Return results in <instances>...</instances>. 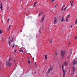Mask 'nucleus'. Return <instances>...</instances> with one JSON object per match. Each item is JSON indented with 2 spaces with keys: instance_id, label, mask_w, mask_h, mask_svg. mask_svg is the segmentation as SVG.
<instances>
[{
  "instance_id": "obj_2",
  "label": "nucleus",
  "mask_w": 77,
  "mask_h": 77,
  "mask_svg": "<svg viewBox=\"0 0 77 77\" xmlns=\"http://www.w3.org/2000/svg\"><path fill=\"white\" fill-rule=\"evenodd\" d=\"M52 69H53V67H51V66L50 68L48 69V71L46 72L47 74V75L49 73V72H50V71H51Z\"/></svg>"
},
{
  "instance_id": "obj_45",
  "label": "nucleus",
  "mask_w": 77,
  "mask_h": 77,
  "mask_svg": "<svg viewBox=\"0 0 77 77\" xmlns=\"http://www.w3.org/2000/svg\"><path fill=\"white\" fill-rule=\"evenodd\" d=\"M21 0H20V1H21Z\"/></svg>"
},
{
  "instance_id": "obj_19",
  "label": "nucleus",
  "mask_w": 77,
  "mask_h": 77,
  "mask_svg": "<svg viewBox=\"0 0 77 77\" xmlns=\"http://www.w3.org/2000/svg\"><path fill=\"white\" fill-rule=\"evenodd\" d=\"M2 33V29L0 30V34Z\"/></svg>"
},
{
  "instance_id": "obj_38",
  "label": "nucleus",
  "mask_w": 77,
  "mask_h": 77,
  "mask_svg": "<svg viewBox=\"0 0 77 77\" xmlns=\"http://www.w3.org/2000/svg\"><path fill=\"white\" fill-rule=\"evenodd\" d=\"M35 65H36V62H35Z\"/></svg>"
},
{
  "instance_id": "obj_42",
  "label": "nucleus",
  "mask_w": 77,
  "mask_h": 77,
  "mask_svg": "<svg viewBox=\"0 0 77 77\" xmlns=\"http://www.w3.org/2000/svg\"><path fill=\"white\" fill-rule=\"evenodd\" d=\"M14 37H13V38H12V39H13V40H14Z\"/></svg>"
},
{
  "instance_id": "obj_6",
  "label": "nucleus",
  "mask_w": 77,
  "mask_h": 77,
  "mask_svg": "<svg viewBox=\"0 0 77 77\" xmlns=\"http://www.w3.org/2000/svg\"><path fill=\"white\" fill-rule=\"evenodd\" d=\"M45 17V15H43L42 17V19L41 20V22H42H42L44 21Z\"/></svg>"
},
{
  "instance_id": "obj_18",
  "label": "nucleus",
  "mask_w": 77,
  "mask_h": 77,
  "mask_svg": "<svg viewBox=\"0 0 77 77\" xmlns=\"http://www.w3.org/2000/svg\"><path fill=\"white\" fill-rule=\"evenodd\" d=\"M19 52H23V50L22 49H21L19 51Z\"/></svg>"
},
{
  "instance_id": "obj_8",
  "label": "nucleus",
  "mask_w": 77,
  "mask_h": 77,
  "mask_svg": "<svg viewBox=\"0 0 77 77\" xmlns=\"http://www.w3.org/2000/svg\"><path fill=\"white\" fill-rule=\"evenodd\" d=\"M73 65H76V64H77V62L76 61H75V60H74L73 61Z\"/></svg>"
},
{
  "instance_id": "obj_3",
  "label": "nucleus",
  "mask_w": 77,
  "mask_h": 77,
  "mask_svg": "<svg viewBox=\"0 0 77 77\" xmlns=\"http://www.w3.org/2000/svg\"><path fill=\"white\" fill-rule=\"evenodd\" d=\"M6 65L7 66H10V67L11 66V62H9V61H8V62H7Z\"/></svg>"
},
{
  "instance_id": "obj_29",
  "label": "nucleus",
  "mask_w": 77,
  "mask_h": 77,
  "mask_svg": "<svg viewBox=\"0 0 77 77\" xmlns=\"http://www.w3.org/2000/svg\"><path fill=\"white\" fill-rule=\"evenodd\" d=\"M36 3H37V2H35L34 3V4H36Z\"/></svg>"
},
{
  "instance_id": "obj_5",
  "label": "nucleus",
  "mask_w": 77,
  "mask_h": 77,
  "mask_svg": "<svg viewBox=\"0 0 77 77\" xmlns=\"http://www.w3.org/2000/svg\"><path fill=\"white\" fill-rule=\"evenodd\" d=\"M53 23H54V24H55L57 23V19H56V17H55L54 18Z\"/></svg>"
},
{
  "instance_id": "obj_13",
  "label": "nucleus",
  "mask_w": 77,
  "mask_h": 77,
  "mask_svg": "<svg viewBox=\"0 0 77 77\" xmlns=\"http://www.w3.org/2000/svg\"><path fill=\"white\" fill-rule=\"evenodd\" d=\"M11 26H12V25H9V28H8V30H10V28H11Z\"/></svg>"
},
{
  "instance_id": "obj_28",
  "label": "nucleus",
  "mask_w": 77,
  "mask_h": 77,
  "mask_svg": "<svg viewBox=\"0 0 77 77\" xmlns=\"http://www.w3.org/2000/svg\"><path fill=\"white\" fill-rule=\"evenodd\" d=\"M50 1H51V2H54V0H50Z\"/></svg>"
},
{
  "instance_id": "obj_35",
  "label": "nucleus",
  "mask_w": 77,
  "mask_h": 77,
  "mask_svg": "<svg viewBox=\"0 0 77 77\" xmlns=\"http://www.w3.org/2000/svg\"><path fill=\"white\" fill-rule=\"evenodd\" d=\"M77 38V37H76L75 38V39H76Z\"/></svg>"
},
{
  "instance_id": "obj_41",
  "label": "nucleus",
  "mask_w": 77,
  "mask_h": 77,
  "mask_svg": "<svg viewBox=\"0 0 77 77\" xmlns=\"http://www.w3.org/2000/svg\"><path fill=\"white\" fill-rule=\"evenodd\" d=\"M72 25H71V26L70 28H71L72 27Z\"/></svg>"
},
{
  "instance_id": "obj_20",
  "label": "nucleus",
  "mask_w": 77,
  "mask_h": 77,
  "mask_svg": "<svg viewBox=\"0 0 77 77\" xmlns=\"http://www.w3.org/2000/svg\"><path fill=\"white\" fill-rule=\"evenodd\" d=\"M63 65H62V70H63Z\"/></svg>"
},
{
  "instance_id": "obj_4",
  "label": "nucleus",
  "mask_w": 77,
  "mask_h": 77,
  "mask_svg": "<svg viewBox=\"0 0 77 77\" xmlns=\"http://www.w3.org/2000/svg\"><path fill=\"white\" fill-rule=\"evenodd\" d=\"M63 77H65V75H66V70H65V69H63Z\"/></svg>"
},
{
  "instance_id": "obj_10",
  "label": "nucleus",
  "mask_w": 77,
  "mask_h": 77,
  "mask_svg": "<svg viewBox=\"0 0 77 77\" xmlns=\"http://www.w3.org/2000/svg\"><path fill=\"white\" fill-rule=\"evenodd\" d=\"M75 68L74 67H73L72 68V70L73 71V72H74V71H75Z\"/></svg>"
},
{
  "instance_id": "obj_26",
  "label": "nucleus",
  "mask_w": 77,
  "mask_h": 77,
  "mask_svg": "<svg viewBox=\"0 0 77 77\" xmlns=\"http://www.w3.org/2000/svg\"><path fill=\"white\" fill-rule=\"evenodd\" d=\"M28 63H29H29H31L30 61V60H28Z\"/></svg>"
},
{
  "instance_id": "obj_16",
  "label": "nucleus",
  "mask_w": 77,
  "mask_h": 77,
  "mask_svg": "<svg viewBox=\"0 0 77 77\" xmlns=\"http://www.w3.org/2000/svg\"><path fill=\"white\" fill-rule=\"evenodd\" d=\"M67 8V7H66L63 10L64 11H65V10H66V8Z\"/></svg>"
},
{
  "instance_id": "obj_11",
  "label": "nucleus",
  "mask_w": 77,
  "mask_h": 77,
  "mask_svg": "<svg viewBox=\"0 0 77 77\" xmlns=\"http://www.w3.org/2000/svg\"><path fill=\"white\" fill-rule=\"evenodd\" d=\"M64 65H65V66H66L67 65H68V63H67V62H65L64 63Z\"/></svg>"
},
{
  "instance_id": "obj_32",
  "label": "nucleus",
  "mask_w": 77,
  "mask_h": 77,
  "mask_svg": "<svg viewBox=\"0 0 77 77\" xmlns=\"http://www.w3.org/2000/svg\"><path fill=\"white\" fill-rule=\"evenodd\" d=\"M66 21H68V19L67 18L66 19Z\"/></svg>"
},
{
  "instance_id": "obj_33",
  "label": "nucleus",
  "mask_w": 77,
  "mask_h": 77,
  "mask_svg": "<svg viewBox=\"0 0 77 77\" xmlns=\"http://www.w3.org/2000/svg\"><path fill=\"white\" fill-rule=\"evenodd\" d=\"M17 51V50H15L14 51V53H15Z\"/></svg>"
},
{
  "instance_id": "obj_43",
  "label": "nucleus",
  "mask_w": 77,
  "mask_h": 77,
  "mask_svg": "<svg viewBox=\"0 0 77 77\" xmlns=\"http://www.w3.org/2000/svg\"><path fill=\"white\" fill-rule=\"evenodd\" d=\"M9 39H11V38L10 37H9Z\"/></svg>"
},
{
  "instance_id": "obj_1",
  "label": "nucleus",
  "mask_w": 77,
  "mask_h": 77,
  "mask_svg": "<svg viewBox=\"0 0 77 77\" xmlns=\"http://www.w3.org/2000/svg\"><path fill=\"white\" fill-rule=\"evenodd\" d=\"M65 54V52L61 51V59H63V57H64Z\"/></svg>"
},
{
  "instance_id": "obj_44",
  "label": "nucleus",
  "mask_w": 77,
  "mask_h": 77,
  "mask_svg": "<svg viewBox=\"0 0 77 77\" xmlns=\"http://www.w3.org/2000/svg\"><path fill=\"white\" fill-rule=\"evenodd\" d=\"M69 44H70V43H68V44L69 45Z\"/></svg>"
},
{
  "instance_id": "obj_22",
  "label": "nucleus",
  "mask_w": 77,
  "mask_h": 77,
  "mask_svg": "<svg viewBox=\"0 0 77 77\" xmlns=\"http://www.w3.org/2000/svg\"><path fill=\"white\" fill-rule=\"evenodd\" d=\"M69 17H70V14H69L68 16L67 17V18H69Z\"/></svg>"
},
{
  "instance_id": "obj_31",
  "label": "nucleus",
  "mask_w": 77,
  "mask_h": 77,
  "mask_svg": "<svg viewBox=\"0 0 77 77\" xmlns=\"http://www.w3.org/2000/svg\"><path fill=\"white\" fill-rule=\"evenodd\" d=\"M56 6H57V5H55V6L54 7V8H56Z\"/></svg>"
},
{
  "instance_id": "obj_24",
  "label": "nucleus",
  "mask_w": 77,
  "mask_h": 77,
  "mask_svg": "<svg viewBox=\"0 0 77 77\" xmlns=\"http://www.w3.org/2000/svg\"><path fill=\"white\" fill-rule=\"evenodd\" d=\"M55 55L56 56H57V52L55 53Z\"/></svg>"
},
{
  "instance_id": "obj_17",
  "label": "nucleus",
  "mask_w": 77,
  "mask_h": 77,
  "mask_svg": "<svg viewBox=\"0 0 77 77\" xmlns=\"http://www.w3.org/2000/svg\"><path fill=\"white\" fill-rule=\"evenodd\" d=\"M42 12H41V13H40L39 14V15H38V16H39V17H40V15H41V14H42Z\"/></svg>"
},
{
  "instance_id": "obj_25",
  "label": "nucleus",
  "mask_w": 77,
  "mask_h": 77,
  "mask_svg": "<svg viewBox=\"0 0 77 77\" xmlns=\"http://www.w3.org/2000/svg\"><path fill=\"white\" fill-rule=\"evenodd\" d=\"M8 44H9V46H10V45L11 44V43H10V41H9L8 42Z\"/></svg>"
},
{
  "instance_id": "obj_27",
  "label": "nucleus",
  "mask_w": 77,
  "mask_h": 77,
  "mask_svg": "<svg viewBox=\"0 0 77 77\" xmlns=\"http://www.w3.org/2000/svg\"><path fill=\"white\" fill-rule=\"evenodd\" d=\"M12 58H11V57L10 58V59H9V60H11V61L12 60Z\"/></svg>"
},
{
  "instance_id": "obj_14",
  "label": "nucleus",
  "mask_w": 77,
  "mask_h": 77,
  "mask_svg": "<svg viewBox=\"0 0 77 77\" xmlns=\"http://www.w3.org/2000/svg\"><path fill=\"white\" fill-rule=\"evenodd\" d=\"M52 40H51L50 41V42H49V43L50 44H51V43L52 42Z\"/></svg>"
},
{
  "instance_id": "obj_7",
  "label": "nucleus",
  "mask_w": 77,
  "mask_h": 77,
  "mask_svg": "<svg viewBox=\"0 0 77 77\" xmlns=\"http://www.w3.org/2000/svg\"><path fill=\"white\" fill-rule=\"evenodd\" d=\"M0 9H1L2 11H3V5L1 3V5H0Z\"/></svg>"
},
{
  "instance_id": "obj_37",
  "label": "nucleus",
  "mask_w": 77,
  "mask_h": 77,
  "mask_svg": "<svg viewBox=\"0 0 77 77\" xmlns=\"http://www.w3.org/2000/svg\"><path fill=\"white\" fill-rule=\"evenodd\" d=\"M9 19H8L7 20V22L8 21H9Z\"/></svg>"
},
{
  "instance_id": "obj_12",
  "label": "nucleus",
  "mask_w": 77,
  "mask_h": 77,
  "mask_svg": "<svg viewBox=\"0 0 77 77\" xmlns=\"http://www.w3.org/2000/svg\"><path fill=\"white\" fill-rule=\"evenodd\" d=\"M70 3L71 4V6H72L73 5H72V3H73V1H70Z\"/></svg>"
},
{
  "instance_id": "obj_40",
  "label": "nucleus",
  "mask_w": 77,
  "mask_h": 77,
  "mask_svg": "<svg viewBox=\"0 0 77 77\" xmlns=\"http://www.w3.org/2000/svg\"><path fill=\"white\" fill-rule=\"evenodd\" d=\"M63 7H62V10H63Z\"/></svg>"
},
{
  "instance_id": "obj_39",
  "label": "nucleus",
  "mask_w": 77,
  "mask_h": 77,
  "mask_svg": "<svg viewBox=\"0 0 77 77\" xmlns=\"http://www.w3.org/2000/svg\"><path fill=\"white\" fill-rule=\"evenodd\" d=\"M13 41H14V40H11V42H13Z\"/></svg>"
},
{
  "instance_id": "obj_30",
  "label": "nucleus",
  "mask_w": 77,
  "mask_h": 77,
  "mask_svg": "<svg viewBox=\"0 0 77 77\" xmlns=\"http://www.w3.org/2000/svg\"><path fill=\"white\" fill-rule=\"evenodd\" d=\"M39 32H41V28L39 30Z\"/></svg>"
},
{
  "instance_id": "obj_34",
  "label": "nucleus",
  "mask_w": 77,
  "mask_h": 77,
  "mask_svg": "<svg viewBox=\"0 0 77 77\" xmlns=\"http://www.w3.org/2000/svg\"><path fill=\"white\" fill-rule=\"evenodd\" d=\"M36 5H35V4H34V5H33V6H35Z\"/></svg>"
},
{
  "instance_id": "obj_36",
  "label": "nucleus",
  "mask_w": 77,
  "mask_h": 77,
  "mask_svg": "<svg viewBox=\"0 0 77 77\" xmlns=\"http://www.w3.org/2000/svg\"><path fill=\"white\" fill-rule=\"evenodd\" d=\"M65 5H64L63 6V8H64V7H65Z\"/></svg>"
},
{
  "instance_id": "obj_15",
  "label": "nucleus",
  "mask_w": 77,
  "mask_h": 77,
  "mask_svg": "<svg viewBox=\"0 0 77 77\" xmlns=\"http://www.w3.org/2000/svg\"><path fill=\"white\" fill-rule=\"evenodd\" d=\"M47 54H46L45 55V60H47Z\"/></svg>"
},
{
  "instance_id": "obj_23",
  "label": "nucleus",
  "mask_w": 77,
  "mask_h": 77,
  "mask_svg": "<svg viewBox=\"0 0 77 77\" xmlns=\"http://www.w3.org/2000/svg\"><path fill=\"white\" fill-rule=\"evenodd\" d=\"M14 46H15V44H14L13 45V46H12L13 48H14Z\"/></svg>"
},
{
  "instance_id": "obj_21",
  "label": "nucleus",
  "mask_w": 77,
  "mask_h": 77,
  "mask_svg": "<svg viewBox=\"0 0 77 77\" xmlns=\"http://www.w3.org/2000/svg\"><path fill=\"white\" fill-rule=\"evenodd\" d=\"M77 24V19L76 20V21L75 22V24Z\"/></svg>"
},
{
  "instance_id": "obj_9",
  "label": "nucleus",
  "mask_w": 77,
  "mask_h": 77,
  "mask_svg": "<svg viewBox=\"0 0 77 77\" xmlns=\"http://www.w3.org/2000/svg\"><path fill=\"white\" fill-rule=\"evenodd\" d=\"M64 18H63V16H62V18L61 19V22H63V21H65V20H63Z\"/></svg>"
}]
</instances>
